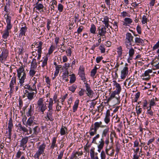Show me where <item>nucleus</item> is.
Listing matches in <instances>:
<instances>
[{
    "mask_svg": "<svg viewBox=\"0 0 159 159\" xmlns=\"http://www.w3.org/2000/svg\"><path fill=\"white\" fill-rule=\"evenodd\" d=\"M102 21L105 24V26L107 28H108L109 26V18L107 16H105L103 19H102Z\"/></svg>",
    "mask_w": 159,
    "mask_h": 159,
    "instance_id": "obj_27",
    "label": "nucleus"
},
{
    "mask_svg": "<svg viewBox=\"0 0 159 159\" xmlns=\"http://www.w3.org/2000/svg\"><path fill=\"white\" fill-rule=\"evenodd\" d=\"M34 107H32L31 105H30L29 108H28V111L26 113L27 116H31L34 112Z\"/></svg>",
    "mask_w": 159,
    "mask_h": 159,
    "instance_id": "obj_32",
    "label": "nucleus"
},
{
    "mask_svg": "<svg viewBox=\"0 0 159 159\" xmlns=\"http://www.w3.org/2000/svg\"><path fill=\"white\" fill-rule=\"evenodd\" d=\"M129 56L130 58H131L130 59H132V58L133 55L134 53V50L133 48H131L130 49H129Z\"/></svg>",
    "mask_w": 159,
    "mask_h": 159,
    "instance_id": "obj_41",
    "label": "nucleus"
},
{
    "mask_svg": "<svg viewBox=\"0 0 159 159\" xmlns=\"http://www.w3.org/2000/svg\"><path fill=\"white\" fill-rule=\"evenodd\" d=\"M34 119V116H32L30 117L27 121L26 125H27L31 126L35 124Z\"/></svg>",
    "mask_w": 159,
    "mask_h": 159,
    "instance_id": "obj_16",
    "label": "nucleus"
},
{
    "mask_svg": "<svg viewBox=\"0 0 159 159\" xmlns=\"http://www.w3.org/2000/svg\"><path fill=\"white\" fill-rule=\"evenodd\" d=\"M107 27L103 25L102 26H100L98 29V34L100 36H104L107 32L106 29Z\"/></svg>",
    "mask_w": 159,
    "mask_h": 159,
    "instance_id": "obj_5",
    "label": "nucleus"
},
{
    "mask_svg": "<svg viewBox=\"0 0 159 159\" xmlns=\"http://www.w3.org/2000/svg\"><path fill=\"white\" fill-rule=\"evenodd\" d=\"M97 142L98 143L97 144L98 145V151L100 152L101 150L103 148L104 144V138L102 137L99 141H97Z\"/></svg>",
    "mask_w": 159,
    "mask_h": 159,
    "instance_id": "obj_12",
    "label": "nucleus"
},
{
    "mask_svg": "<svg viewBox=\"0 0 159 159\" xmlns=\"http://www.w3.org/2000/svg\"><path fill=\"white\" fill-rule=\"evenodd\" d=\"M43 60H42V64L41 66L43 68H44V67L47 65L48 57L47 56L45 57H43Z\"/></svg>",
    "mask_w": 159,
    "mask_h": 159,
    "instance_id": "obj_37",
    "label": "nucleus"
},
{
    "mask_svg": "<svg viewBox=\"0 0 159 159\" xmlns=\"http://www.w3.org/2000/svg\"><path fill=\"white\" fill-rule=\"evenodd\" d=\"M85 92V90L84 89H81L80 90L78 93L79 95L80 96H83Z\"/></svg>",
    "mask_w": 159,
    "mask_h": 159,
    "instance_id": "obj_54",
    "label": "nucleus"
},
{
    "mask_svg": "<svg viewBox=\"0 0 159 159\" xmlns=\"http://www.w3.org/2000/svg\"><path fill=\"white\" fill-rule=\"evenodd\" d=\"M100 137V135L98 134L95 137H94L93 139L92 143L96 144H97V139Z\"/></svg>",
    "mask_w": 159,
    "mask_h": 159,
    "instance_id": "obj_44",
    "label": "nucleus"
},
{
    "mask_svg": "<svg viewBox=\"0 0 159 159\" xmlns=\"http://www.w3.org/2000/svg\"><path fill=\"white\" fill-rule=\"evenodd\" d=\"M61 65L57 66V67H56V70L54 73V75L57 76L58 75L60 69L61 68Z\"/></svg>",
    "mask_w": 159,
    "mask_h": 159,
    "instance_id": "obj_43",
    "label": "nucleus"
},
{
    "mask_svg": "<svg viewBox=\"0 0 159 159\" xmlns=\"http://www.w3.org/2000/svg\"><path fill=\"white\" fill-rule=\"evenodd\" d=\"M152 72V70L151 69H148L145 71L144 73L142 75V76L146 77L143 78V80H149L150 78V75L149 74L151 73Z\"/></svg>",
    "mask_w": 159,
    "mask_h": 159,
    "instance_id": "obj_11",
    "label": "nucleus"
},
{
    "mask_svg": "<svg viewBox=\"0 0 159 159\" xmlns=\"http://www.w3.org/2000/svg\"><path fill=\"white\" fill-rule=\"evenodd\" d=\"M94 148H92L90 151V155L91 159H93L94 157Z\"/></svg>",
    "mask_w": 159,
    "mask_h": 159,
    "instance_id": "obj_48",
    "label": "nucleus"
},
{
    "mask_svg": "<svg viewBox=\"0 0 159 159\" xmlns=\"http://www.w3.org/2000/svg\"><path fill=\"white\" fill-rule=\"evenodd\" d=\"M43 42L41 41H39V46L37 47L38 48L37 52H38V57L37 59L39 60L41 57V54L42 53V47L43 44Z\"/></svg>",
    "mask_w": 159,
    "mask_h": 159,
    "instance_id": "obj_15",
    "label": "nucleus"
},
{
    "mask_svg": "<svg viewBox=\"0 0 159 159\" xmlns=\"http://www.w3.org/2000/svg\"><path fill=\"white\" fill-rule=\"evenodd\" d=\"M96 104V102H92L91 103L90 106V109L92 110H93L94 108V107Z\"/></svg>",
    "mask_w": 159,
    "mask_h": 159,
    "instance_id": "obj_57",
    "label": "nucleus"
},
{
    "mask_svg": "<svg viewBox=\"0 0 159 159\" xmlns=\"http://www.w3.org/2000/svg\"><path fill=\"white\" fill-rule=\"evenodd\" d=\"M96 26L94 24H92L91 25V27L90 29V33L93 34H96Z\"/></svg>",
    "mask_w": 159,
    "mask_h": 159,
    "instance_id": "obj_36",
    "label": "nucleus"
},
{
    "mask_svg": "<svg viewBox=\"0 0 159 159\" xmlns=\"http://www.w3.org/2000/svg\"><path fill=\"white\" fill-rule=\"evenodd\" d=\"M128 65L127 63L125 64V66L124 67L121 72V78L122 79H124L126 76L128 75V68L127 67Z\"/></svg>",
    "mask_w": 159,
    "mask_h": 159,
    "instance_id": "obj_7",
    "label": "nucleus"
},
{
    "mask_svg": "<svg viewBox=\"0 0 159 159\" xmlns=\"http://www.w3.org/2000/svg\"><path fill=\"white\" fill-rule=\"evenodd\" d=\"M125 44L126 48L128 49H130L131 48L132 43H128L127 41L125 42Z\"/></svg>",
    "mask_w": 159,
    "mask_h": 159,
    "instance_id": "obj_55",
    "label": "nucleus"
},
{
    "mask_svg": "<svg viewBox=\"0 0 159 159\" xmlns=\"http://www.w3.org/2000/svg\"><path fill=\"white\" fill-rule=\"evenodd\" d=\"M25 66H20L18 70H17V77L20 78V77L21 74L25 73V71L24 70Z\"/></svg>",
    "mask_w": 159,
    "mask_h": 159,
    "instance_id": "obj_19",
    "label": "nucleus"
},
{
    "mask_svg": "<svg viewBox=\"0 0 159 159\" xmlns=\"http://www.w3.org/2000/svg\"><path fill=\"white\" fill-rule=\"evenodd\" d=\"M55 47L54 46L52 45L49 49L48 54L49 55H50L52 53L53 50L55 49Z\"/></svg>",
    "mask_w": 159,
    "mask_h": 159,
    "instance_id": "obj_52",
    "label": "nucleus"
},
{
    "mask_svg": "<svg viewBox=\"0 0 159 159\" xmlns=\"http://www.w3.org/2000/svg\"><path fill=\"white\" fill-rule=\"evenodd\" d=\"M52 111L48 110V112L47 113V116L45 117V118L47 119V120H50L51 121H52L54 119L52 116Z\"/></svg>",
    "mask_w": 159,
    "mask_h": 159,
    "instance_id": "obj_21",
    "label": "nucleus"
},
{
    "mask_svg": "<svg viewBox=\"0 0 159 159\" xmlns=\"http://www.w3.org/2000/svg\"><path fill=\"white\" fill-rule=\"evenodd\" d=\"M25 92H26V93H27V94H26V95L28 98V99L30 100H32L34 98V94H35L34 92H29L28 90H25Z\"/></svg>",
    "mask_w": 159,
    "mask_h": 159,
    "instance_id": "obj_22",
    "label": "nucleus"
},
{
    "mask_svg": "<svg viewBox=\"0 0 159 159\" xmlns=\"http://www.w3.org/2000/svg\"><path fill=\"white\" fill-rule=\"evenodd\" d=\"M26 79V77L24 76L23 77H20V78H19V83L20 84V86H23L24 85V83L25 82V79Z\"/></svg>",
    "mask_w": 159,
    "mask_h": 159,
    "instance_id": "obj_40",
    "label": "nucleus"
},
{
    "mask_svg": "<svg viewBox=\"0 0 159 159\" xmlns=\"http://www.w3.org/2000/svg\"><path fill=\"white\" fill-rule=\"evenodd\" d=\"M110 113L109 110H107L106 112L105 116L104 118V121L106 124H108L110 121Z\"/></svg>",
    "mask_w": 159,
    "mask_h": 159,
    "instance_id": "obj_13",
    "label": "nucleus"
},
{
    "mask_svg": "<svg viewBox=\"0 0 159 159\" xmlns=\"http://www.w3.org/2000/svg\"><path fill=\"white\" fill-rule=\"evenodd\" d=\"M39 110L40 111L42 114H43L44 111L47 109L46 105L43 104L41 105V106H37Z\"/></svg>",
    "mask_w": 159,
    "mask_h": 159,
    "instance_id": "obj_28",
    "label": "nucleus"
},
{
    "mask_svg": "<svg viewBox=\"0 0 159 159\" xmlns=\"http://www.w3.org/2000/svg\"><path fill=\"white\" fill-rule=\"evenodd\" d=\"M134 36L129 33H127L126 34V41L128 43L134 42Z\"/></svg>",
    "mask_w": 159,
    "mask_h": 159,
    "instance_id": "obj_17",
    "label": "nucleus"
},
{
    "mask_svg": "<svg viewBox=\"0 0 159 159\" xmlns=\"http://www.w3.org/2000/svg\"><path fill=\"white\" fill-rule=\"evenodd\" d=\"M138 107L137 106H136V110L137 115L139 116L141 113L142 109V108H139V109H138Z\"/></svg>",
    "mask_w": 159,
    "mask_h": 159,
    "instance_id": "obj_53",
    "label": "nucleus"
},
{
    "mask_svg": "<svg viewBox=\"0 0 159 159\" xmlns=\"http://www.w3.org/2000/svg\"><path fill=\"white\" fill-rule=\"evenodd\" d=\"M53 104V100L52 98H50L49 101L48 108L49 110L52 111V105Z\"/></svg>",
    "mask_w": 159,
    "mask_h": 159,
    "instance_id": "obj_39",
    "label": "nucleus"
},
{
    "mask_svg": "<svg viewBox=\"0 0 159 159\" xmlns=\"http://www.w3.org/2000/svg\"><path fill=\"white\" fill-rule=\"evenodd\" d=\"M159 47V41L155 44L153 47V50H155Z\"/></svg>",
    "mask_w": 159,
    "mask_h": 159,
    "instance_id": "obj_64",
    "label": "nucleus"
},
{
    "mask_svg": "<svg viewBox=\"0 0 159 159\" xmlns=\"http://www.w3.org/2000/svg\"><path fill=\"white\" fill-rule=\"evenodd\" d=\"M114 151V150L112 148V147H110L108 148H107L106 149V154L110 156H113Z\"/></svg>",
    "mask_w": 159,
    "mask_h": 159,
    "instance_id": "obj_20",
    "label": "nucleus"
},
{
    "mask_svg": "<svg viewBox=\"0 0 159 159\" xmlns=\"http://www.w3.org/2000/svg\"><path fill=\"white\" fill-rule=\"evenodd\" d=\"M34 83H33L32 85L30 87V91L32 92L34 91L35 93V94L37 93V90L35 85V84L37 83V79L35 78H34Z\"/></svg>",
    "mask_w": 159,
    "mask_h": 159,
    "instance_id": "obj_14",
    "label": "nucleus"
},
{
    "mask_svg": "<svg viewBox=\"0 0 159 159\" xmlns=\"http://www.w3.org/2000/svg\"><path fill=\"white\" fill-rule=\"evenodd\" d=\"M17 126L20 131H22L23 133H27L28 129L24 126H23L20 123H19Z\"/></svg>",
    "mask_w": 159,
    "mask_h": 159,
    "instance_id": "obj_25",
    "label": "nucleus"
},
{
    "mask_svg": "<svg viewBox=\"0 0 159 159\" xmlns=\"http://www.w3.org/2000/svg\"><path fill=\"white\" fill-rule=\"evenodd\" d=\"M63 6L61 3H59L58 5V10L60 12L63 11Z\"/></svg>",
    "mask_w": 159,
    "mask_h": 159,
    "instance_id": "obj_50",
    "label": "nucleus"
},
{
    "mask_svg": "<svg viewBox=\"0 0 159 159\" xmlns=\"http://www.w3.org/2000/svg\"><path fill=\"white\" fill-rule=\"evenodd\" d=\"M27 28L26 26L22 27L20 30V32L19 34V37H21L23 35H25L26 30Z\"/></svg>",
    "mask_w": 159,
    "mask_h": 159,
    "instance_id": "obj_24",
    "label": "nucleus"
},
{
    "mask_svg": "<svg viewBox=\"0 0 159 159\" xmlns=\"http://www.w3.org/2000/svg\"><path fill=\"white\" fill-rule=\"evenodd\" d=\"M84 68L82 67H80L78 72V75L81 78V80L84 82L86 81V78L84 72Z\"/></svg>",
    "mask_w": 159,
    "mask_h": 159,
    "instance_id": "obj_6",
    "label": "nucleus"
},
{
    "mask_svg": "<svg viewBox=\"0 0 159 159\" xmlns=\"http://www.w3.org/2000/svg\"><path fill=\"white\" fill-rule=\"evenodd\" d=\"M69 72L68 70H66L63 73V78H66L68 76Z\"/></svg>",
    "mask_w": 159,
    "mask_h": 159,
    "instance_id": "obj_60",
    "label": "nucleus"
},
{
    "mask_svg": "<svg viewBox=\"0 0 159 159\" xmlns=\"http://www.w3.org/2000/svg\"><path fill=\"white\" fill-rule=\"evenodd\" d=\"M124 20L123 25L125 26H127L128 24H130L132 22V20L131 18L128 17L125 18Z\"/></svg>",
    "mask_w": 159,
    "mask_h": 159,
    "instance_id": "obj_29",
    "label": "nucleus"
},
{
    "mask_svg": "<svg viewBox=\"0 0 159 159\" xmlns=\"http://www.w3.org/2000/svg\"><path fill=\"white\" fill-rule=\"evenodd\" d=\"M77 86L75 85V84H73L70 87H69V90L71 91L72 93H74L76 89L77 88Z\"/></svg>",
    "mask_w": 159,
    "mask_h": 159,
    "instance_id": "obj_46",
    "label": "nucleus"
},
{
    "mask_svg": "<svg viewBox=\"0 0 159 159\" xmlns=\"http://www.w3.org/2000/svg\"><path fill=\"white\" fill-rule=\"evenodd\" d=\"M29 139V137L27 136H25L22 137L21 140L20 141V144L19 146L21 147H23L24 148L26 147V144L27 143Z\"/></svg>",
    "mask_w": 159,
    "mask_h": 159,
    "instance_id": "obj_9",
    "label": "nucleus"
},
{
    "mask_svg": "<svg viewBox=\"0 0 159 159\" xmlns=\"http://www.w3.org/2000/svg\"><path fill=\"white\" fill-rule=\"evenodd\" d=\"M119 94V93H117L116 91H115L113 92L111 94L110 97L107 99V103L109 102L110 101L112 100V99L115 98V96L116 94ZM115 98L117 100L116 104H119L120 103V101L119 100L120 97H116Z\"/></svg>",
    "mask_w": 159,
    "mask_h": 159,
    "instance_id": "obj_8",
    "label": "nucleus"
},
{
    "mask_svg": "<svg viewBox=\"0 0 159 159\" xmlns=\"http://www.w3.org/2000/svg\"><path fill=\"white\" fill-rule=\"evenodd\" d=\"M11 131H7L5 133V136H6V138H11Z\"/></svg>",
    "mask_w": 159,
    "mask_h": 159,
    "instance_id": "obj_51",
    "label": "nucleus"
},
{
    "mask_svg": "<svg viewBox=\"0 0 159 159\" xmlns=\"http://www.w3.org/2000/svg\"><path fill=\"white\" fill-rule=\"evenodd\" d=\"M147 19L145 16H143L142 17V23L143 24H145L147 22Z\"/></svg>",
    "mask_w": 159,
    "mask_h": 159,
    "instance_id": "obj_61",
    "label": "nucleus"
},
{
    "mask_svg": "<svg viewBox=\"0 0 159 159\" xmlns=\"http://www.w3.org/2000/svg\"><path fill=\"white\" fill-rule=\"evenodd\" d=\"M57 2L55 0H52L50 3L51 11H54L55 7L57 6Z\"/></svg>",
    "mask_w": 159,
    "mask_h": 159,
    "instance_id": "obj_26",
    "label": "nucleus"
},
{
    "mask_svg": "<svg viewBox=\"0 0 159 159\" xmlns=\"http://www.w3.org/2000/svg\"><path fill=\"white\" fill-rule=\"evenodd\" d=\"M113 83L114 85L115 86L116 88V89L117 90L116 92L118 93H120L121 89L120 84L117 83L115 80L113 81Z\"/></svg>",
    "mask_w": 159,
    "mask_h": 159,
    "instance_id": "obj_23",
    "label": "nucleus"
},
{
    "mask_svg": "<svg viewBox=\"0 0 159 159\" xmlns=\"http://www.w3.org/2000/svg\"><path fill=\"white\" fill-rule=\"evenodd\" d=\"M13 127V125L12 123V120L11 118L9 121V123H8V129H7V130L8 129V131H12V129Z\"/></svg>",
    "mask_w": 159,
    "mask_h": 159,
    "instance_id": "obj_33",
    "label": "nucleus"
},
{
    "mask_svg": "<svg viewBox=\"0 0 159 159\" xmlns=\"http://www.w3.org/2000/svg\"><path fill=\"white\" fill-rule=\"evenodd\" d=\"M11 16L7 15L6 18V29L3 31L2 37L4 39H7L9 36V33L11 32V29L12 28V25L11 23Z\"/></svg>",
    "mask_w": 159,
    "mask_h": 159,
    "instance_id": "obj_1",
    "label": "nucleus"
},
{
    "mask_svg": "<svg viewBox=\"0 0 159 159\" xmlns=\"http://www.w3.org/2000/svg\"><path fill=\"white\" fill-rule=\"evenodd\" d=\"M105 125H102V121L97 122L94 123V125H92L90 128L89 133L91 136H93L97 134L98 129L99 127L105 128Z\"/></svg>",
    "mask_w": 159,
    "mask_h": 159,
    "instance_id": "obj_2",
    "label": "nucleus"
},
{
    "mask_svg": "<svg viewBox=\"0 0 159 159\" xmlns=\"http://www.w3.org/2000/svg\"><path fill=\"white\" fill-rule=\"evenodd\" d=\"M70 76H71L70 81V83L72 84L74 83L76 80V78L75 74H73L71 75H70Z\"/></svg>",
    "mask_w": 159,
    "mask_h": 159,
    "instance_id": "obj_42",
    "label": "nucleus"
},
{
    "mask_svg": "<svg viewBox=\"0 0 159 159\" xmlns=\"http://www.w3.org/2000/svg\"><path fill=\"white\" fill-rule=\"evenodd\" d=\"M85 84L86 90L87 91V95L90 98H92L93 94V91L92 90L88 84L87 82L84 83Z\"/></svg>",
    "mask_w": 159,
    "mask_h": 159,
    "instance_id": "obj_10",
    "label": "nucleus"
},
{
    "mask_svg": "<svg viewBox=\"0 0 159 159\" xmlns=\"http://www.w3.org/2000/svg\"><path fill=\"white\" fill-rule=\"evenodd\" d=\"M37 65L36 59L35 58H33L31 62L30 68H36Z\"/></svg>",
    "mask_w": 159,
    "mask_h": 159,
    "instance_id": "obj_31",
    "label": "nucleus"
},
{
    "mask_svg": "<svg viewBox=\"0 0 159 159\" xmlns=\"http://www.w3.org/2000/svg\"><path fill=\"white\" fill-rule=\"evenodd\" d=\"M156 105L155 102H154V99L153 98L150 102L149 106H154Z\"/></svg>",
    "mask_w": 159,
    "mask_h": 159,
    "instance_id": "obj_63",
    "label": "nucleus"
},
{
    "mask_svg": "<svg viewBox=\"0 0 159 159\" xmlns=\"http://www.w3.org/2000/svg\"><path fill=\"white\" fill-rule=\"evenodd\" d=\"M114 120L115 121V122L118 123L120 121V118L117 115H116V116H114Z\"/></svg>",
    "mask_w": 159,
    "mask_h": 159,
    "instance_id": "obj_58",
    "label": "nucleus"
},
{
    "mask_svg": "<svg viewBox=\"0 0 159 159\" xmlns=\"http://www.w3.org/2000/svg\"><path fill=\"white\" fill-rule=\"evenodd\" d=\"M105 128L102 131V137L104 138V137H106L107 135H109V127L106 125Z\"/></svg>",
    "mask_w": 159,
    "mask_h": 159,
    "instance_id": "obj_18",
    "label": "nucleus"
},
{
    "mask_svg": "<svg viewBox=\"0 0 159 159\" xmlns=\"http://www.w3.org/2000/svg\"><path fill=\"white\" fill-rule=\"evenodd\" d=\"M99 48L101 50V53H103L105 52V49L104 46L101 45L99 47Z\"/></svg>",
    "mask_w": 159,
    "mask_h": 159,
    "instance_id": "obj_62",
    "label": "nucleus"
},
{
    "mask_svg": "<svg viewBox=\"0 0 159 159\" xmlns=\"http://www.w3.org/2000/svg\"><path fill=\"white\" fill-rule=\"evenodd\" d=\"M67 128L66 127L62 126L60 129V134L61 135H63L67 134L68 133L66 132Z\"/></svg>",
    "mask_w": 159,
    "mask_h": 159,
    "instance_id": "obj_34",
    "label": "nucleus"
},
{
    "mask_svg": "<svg viewBox=\"0 0 159 159\" xmlns=\"http://www.w3.org/2000/svg\"><path fill=\"white\" fill-rule=\"evenodd\" d=\"M44 104L43 103V98H40L37 102L38 106H41V105Z\"/></svg>",
    "mask_w": 159,
    "mask_h": 159,
    "instance_id": "obj_56",
    "label": "nucleus"
},
{
    "mask_svg": "<svg viewBox=\"0 0 159 159\" xmlns=\"http://www.w3.org/2000/svg\"><path fill=\"white\" fill-rule=\"evenodd\" d=\"M16 77L14 76L12 78L9 85L10 88V94H12L14 90V85L16 83Z\"/></svg>",
    "mask_w": 159,
    "mask_h": 159,
    "instance_id": "obj_4",
    "label": "nucleus"
},
{
    "mask_svg": "<svg viewBox=\"0 0 159 159\" xmlns=\"http://www.w3.org/2000/svg\"><path fill=\"white\" fill-rule=\"evenodd\" d=\"M129 14L126 11H123L121 13V16L123 17H125L126 16H129Z\"/></svg>",
    "mask_w": 159,
    "mask_h": 159,
    "instance_id": "obj_59",
    "label": "nucleus"
},
{
    "mask_svg": "<svg viewBox=\"0 0 159 159\" xmlns=\"http://www.w3.org/2000/svg\"><path fill=\"white\" fill-rule=\"evenodd\" d=\"M35 68H30L29 72V75L30 76H33L36 73V71L34 70Z\"/></svg>",
    "mask_w": 159,
    "mask_h": 159,
    "instance_id": "obj_49",
    "label": "nucleus"
},
{
    "mask_svg": "<svg viewBox=\"0 0 159 159\" xmlns=\"http://www.w3.org/2000/svg\"><path fill=\"white\" fill-rule=\"evenodd\" d=\"M56 137H53L52 138V142L50 147V148L52 150L54 149L55 147H57V145L56 144Z\"/></svg>",
    "mask_w": 159,
    "mask_h": 159,
    "instance_id": "obj_30",
    "label": "nucleus"
},
{
    "mask_svg": "<svg viewBox=\"0 0 159 159\" xmlns=\"http://www.w3.org/2000/svg\"><path fill=\"white\" fill-rule=\"evenodd\" d=\"M39 2H37L36 4V6L34 8H36L37 10L39 11H40V9H43L44 6L41 3H39Z\"/></svg>",
    "mask_w": 159,
    "mask_h": 159,
    "instance_id": "obj_38",
    "label": "nucleus"
},
{
    "mask_svg": "<svg viewBox=\"0 0 159 159\" xmlns=\"http://www.w3.org/2000/svg\"><path fill=\"white\" fill-rule=\"evenodd\" d=\"M79 102V100L78 99L76 100L75 102L73 108V112H75L77 111V109L78 107Z\"/></svg>",
    "mask_w": 159,
    "mask_h": 159,
    "instance_id": "obj_35",
    "label": "nucleus"
},
{
    "mask_svg": "<svg viewBox=\"0 0 159 159\" xmlns=\"http://www.w3.org/2000/svg\"><path fill=\"white\" fill-rule=\"evenodd\" d=\"M46 147V144L44 143L38 146V151L34 155L33 157L35 159H39V157L41 155H45L44 152Z\"/></svg>",
    "mask_w": 159,
    "mask_h": 159,
    "instance_id": "obj_3",
    "label": "nucleus"
},
{
    "mask_svg": "<svg viewBox=\"0 0 159 159\" xmlns=\"http://www.w3.org/2000/svg\"><path fill=\"white\" fill-rule=\"evenodd\" d=\"M117 52L119 57H121L122 53V49L121 46H120L117 48Z\"/></svg>",
    "mask_w": 159,
    "mask_h": 159,
    "instance_id": "obj_47",
    "label": "nucleus"
},
{
    "mask_svg": "<svg viewBox=\"0 0 159 159\" xmlns=\"http://www.w3.org/2000/svg\"><path fill=\"white\" fill-rule=\"evenodd\" d=\"M135 42L138 44H142L143 42V40L139 37H136L135 39Z\"/></svg>",
    "mask_w": 159,
    "mask_h": 159,
    "instance_id": "obj_45",
    "label": "nucleus"
}]
</instances>
